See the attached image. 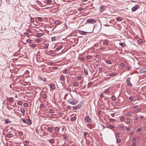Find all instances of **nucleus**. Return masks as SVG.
<instances>
[{"label": "nucleus", "mask_w": 146, "mask_h": 146, "mask_svg": "<svg viewBox=\"0 0 146 146\" xmlns=\"http://www.w3.org/2000/svg\"><path fill=\"white\" fill-rule=\"evenodd\" d=\"M119 44L120 46L122 47H123L124 46V44L122 42L120 43H119Z\"/></svg>", "instance_id": "41"}, {"label": "nucleus", "mask_w": 146, "mask_h": 146, "mask_svg": "<svg viewBox=\"0 0 146 146\" xmlns=\"http://www.w3.org/2000/svg\"><path fill=\"white\" fill-rule=\"evenodd\" d=\"M130 120L128 118L127 119V122L126 123L127 124H128L130 122Z\"/></svg>", "instance_id": "48"}, {"label": "nucleus", "mask_w": 146, "mask_h": 146, "mask_svg": "<svg viewBox=\"0 0 146 146\" xmlns=\"http://www.w3.org/2000/svg\"><path fill=\"white\" fill-rule=\"evenodd\" d=\"M117 74L116 73H109L108 74L106 75V76H115Z\"/></svg>", "instance_id": "12"}, {"label": "nucleus", "mask_w": 146, "mask_h": 146, "mask_svg": "<svg viewBox=\"0 0 146 146\" xmlns=\"http://www.w3.org/2000/svg\"><path fill=\"white\" fill-rule=\"evenodd\" d=\"M54 140L55 139H51L48 140V141L49 143L52 144L55 143Z\"/></svg>", "instance_id": "10"}, {"label": "nucleus", "mask_w": 146, "mask_h": 146, "mask_svg": "<svg viewBox=\"0 0 146 146\" xmlns=\"http://www.w3.org/2000/svg\"><path fill=\"white\" fill-rule=\"evenodd\" d=\"M60 21L58 20H56L55 21V23L56 25H58L59 24Z\"/></svg>", "instance_id": "35"}, {"label": "nucleus", "mask_w": 146, "mask_h": 146, "mask_svg": "<svg viewBox=\"0 0 146 146\" xmlns=\"http://www.w3.org/2000/svg\"><path fill=\"white\" fill-rule=\"evenodd\" d=\"M46 96L45 94H43L42 95V97L43 98H46Z\"/></svg>", "instance_id": "46"}, {"label": "nucleus", "mask_w": 146, "mask_h": 146, "mask_svg": "<svg viewBox=\"0 0 146 146\" xmlns=\"http://www.w3.org/2000/svg\"><path fill=\"white\" fill-rule=\"evenodd\" d=\"M48 47V45L46 44H44L43 46V49L47 48Z\"/></svg>", "instance_id": "18"}, {"label": "nucleus", "mask_w": 146, "mask_h": 146, "mask_svg": "<svg viewBox=\"0 0 146 146\" xmlns=\"http://www.w3.org/2000/svg\"><path fill=\"white\" fill-rule=\"evenodd\" d=\"M111 99L112 100L114 101L116 100V98L114 96H113L111 97Z\"/></svg>", "instance_id": "31"}, {"label": "nucleus", "mask_w": 146, "mask_h": 146, "mask_svg": "<svg viewBox=\"0 0 146 146\" xmlns=\"http://www.w3.org/2000/svg\"><path fill=\"white\" fill-rule=\"evenodd\" d=\"M124 118H125V117L124 116H122L120 119V121L121 122L123 121Z\"/></svg>", "instance_id": "25"}, {"label": "nucleus", "mask_w": 146, "mask_h": 146, "mask_svg": "<svg viewBox=\"0 0 146 146\" xmlns=\"http://www.w3.org/2000/svg\"><path fill=\"white\" fill-rule=\"evenodd\" d=\"M42 134L43 135H48V133L45 132H43Z\"/></svg>", "instance_id": "45"}, {"label": "nucleus", "mask_w": 146, "mask_h": 146, "mask_svg": "<svg viewBox=\"0 0 146 146\" xmlns=\"http://www.w3.org/2000/svg\"><path fill=\"white\" fill-rule=\"evenodd\" d=\"M132 145L133 146H135L136 145V143H133L132 144Z\"/></svg>", "instance_id": "64"}, {"label": "nucleus", "mask_w": 146, "mask_h": 146, "mask_svg": "<svg viewBox=\"0 0 146 146\" xmlns=\"http://www.w3.org/2000/svg\"><path fill=\"white\" fill-rule=\"evenodd\" d=\"M98 25H95L94 27L92 26H90L88 27V29L90 30L88 32H85L83 31H79V33L82 35H85L87 33H91L93 31L94 29L97 30L98 31H99L100 29V27H99L97 29Z\"/></svg>", "instance_id": "1"}, {"label": "nucleus", "mask_w": 146, "mask_h": 146, "mask_svg": "<svg viewBox=\"0 0 146 146\" xmlns=\"http://www.w3.org/2000/svg\"><path fill=\"white\" fill-rule=\"evenodd\" d=\"M20 110L21 111L22 113L23 114L25 113V111L24 109H21V108H20Z\"/></svg>", "instance_id": "26"}, {"label": "nucleus", "mask_w": 146, "mask_h": 146, "mask_svg": "<svg viewBox=\"0 0 146 146\" xmlns=\"http://www.w3.org/2000/svg\"><path fill=\"white\" fill-rule=\"evenodd\" d=\"M63 73L64 74H67L69 73V71L68 69H66L64 70L63 71Z\"/></svg>", "instance_id": "14"}, {"label": "nucleus", "mask_w": 146, "mask_h": 146, "mask_svg": "<svg viewBox=\"0 0 146 146\" xmlns=\"http://www.w3.org/2000/svg\"><path fill=\"white\" fill-rule=\"evenodd\" d=\"M78 80H80L81 79V78L80 76H78Z\"/></svg>", "instance_id": "62"}, {"label": "nucleus", "mask_w": 146, "mask_h": 146, "mask_svg": "<svg viewBox=\"0 0 146 146\" xmlns=\"http://www.w3.org/2000/svg\"><path fill=\"white\" fill-rule=\"evenodd\" d=\"M27 31L29 32V33H31V30H30L29 29H28L27 30Z\"/></svg>", "instance_id": "59"}, {"label": "nucleus", "mask_w": 146, "mask_h": 146, "mask_svg": "<svg viewBox=\"0 0 146 146\" xmlns=\"http://www.w3.org/2000/svg\"><path fill=\"white\" fill-rule=\"evenodd\" d=\"M30 20L31 22L32 23H33L34 22V19L33 18L31 17H30Z\"/></svg>", "instance_id": "39"}, {"label": "nucleus", "mask_w": 146, "mask_h": 146, "mask_svg": "<svg viewBox=\"0 0 146 146\" xmlns=\"http://www.w3.org/2000/svg\"><path fill=\"white\" fill-rule=\"evenodd\" d=\"M61 136H62L63 137V139L65 140L64 141L65 142L66 139L68 137L67 135L66 134H64V135H61Z\"/></svg>", "instance_id": "13"}, {"label": "nucleus", "mask_w": 146, "mask_h": 146, "mask_svg": "<svg viewBox=\"0 0 146 146\" xmlns=\"http://www.w3.org/2000/svg\"><path fill=\"white\" fill-rule=\"evenodd\" d=\"M49 112L50 113H54V110L53 109H49Z\"/></svg>", "instance_id": "27"}, {"label": "nucleus", "mask_w": 146, "mask_h": 146, "mask_svg": "<svg viewBox=\"0 0 146 146\" xmlns=\"http://www.w3.org/2000/svg\"><path fill=\"white\" fill-rule=\"evenodd\" d=\"M13 97L10 98L9 99L8 101L13 102Z\"/></svg>", "instance_id": "22"}, {"label": "nucleus", "mask_w": 146, "mask_h": 146, "mask_svg": "<svg viewBox=\"0 0 146 146\" xmlns=\"http://www.w3.org/2000/svg\"><path fill=\"white\" fill-rule=\"evenodd\" d=\"M26 42L29 43H31V39H27V40Z\"/></svg>", "instance_id": "50"}, {"label": "nucleus", "mask_w": 146, "mask_h": 146, "mask_svg": "<svg viewBox=\"0 0 146 146\" xmlns=\"http://www.w3.org/2000/svg\"><path fill=\"white\" fill-rule=\"evenodd\" d=\"M55 36H54L53 37H52L51 38V40L52 41H53L56 40H55Z\"/></svg>", "instance_id": "38"}, {"label": "nucleus", "mask_w": 146, "mask_h": 146, "mask_svg": "<svg viewBox=\"0 0 146 146\" xmlns=\"http://www.w3.org/2000/svg\"><path fill=\"white\" fill-rule=\"evenodd\" d=\"M88 132H85L84 133V138L86 139V136H87V135H88Z\"/></svg>", "instance_id": "37"}, {"label": "nucleus", "mask_w": 146, "mask_h": 146, "mask_svg": "<svg viewBox=\"0 0 146 146\" xmlns=\"http://www.w3.org/2000/svg\"><path fill=\"white\" fill-rule=\"evenodd\" d=\"M109 89L108 88V89H106L105 90V91L104 92V93L106 94L108 93L109 92Z\"/></svg>", "instance_id": "33"}, {"label": "nucleus", "mask_w": 146, "mask_h": 146, "mask_svg": "<svg viewBox=\"0 0 146 146\" xmlns=\"http://www.w3.org/2000/svg\"><path fill=\"white\" fill-rule=\"evenodd\" d=\"M132 113L131 112H128V113H127V116H131L132 114Z\"/></svg>", "instance_id": "42"}, {"label": "nucleus", "mask_w": 146, "mask_h": 146, "mask_svg": "<svg viewBox=\"0 0 146 146\" xmlns=\"http://www.w3.org/2000/svg\"><path fill=\"white\" fill-rule=\"evenodd\" d=\"M84 9V8L83 7H80L78 9V10L80 11H82Z\"/></svg>", "instance_id": "55"}, {"label": "nucleus", "mask_w": 146, "mask_h": 146, "mask_svg": "<svg viewBox=\"0 0 146 146\" xmlns=\"http://www.w3.org/2000/svg\"><path fill=\"white\" fill-rule=\"evenodd\" d=\"M44 105L43 104H41L40 106V108H43L44 107Z\"/></svg>", "instance_id": "54"}, {"label": "nucleus", "mask_w": 146, "mask_h": 146, "mask_svg": "<svg viewBox=\"0 0 146 146\" xmlns=\"http://www.w3.org/2000/svg\"><path fill=\"white\" fill-rule=\"evenodd\" d=\"M116 141L117 143H119L121 141V139L120 138L117 139H116Z\"/></svg>", "instance_id": "40"}, {"label": "nucleus", "mask_w": 146, "mask_h": 146, "mask_svg": "<svg viewBox=\"0 0 146 146\" xmlns=\"http://www.w3.org/2000/svg\"><path fill=\"white\" fill-rule=\"evenodd\" d=\"M21 120L24 123L28 124L29 125H31V121L30 119L26 120L24 118H22Z\"/></svg>", "instance_id": "3"}, {"label": "nucleus", "mask_w": 146, "mask_h": 146, "mask_svg": "<svg viewBox=\"0 0 146 146\" xmlns=\"http://www.w3.org/2000/svg\"><path fill=\"white\" fill-rule=\"evenodd\" d=\"M92 84V82H90L88 84V87H90Z\"/></svg>", "instance_id": "49"}, {"label": "nucleus", "mask_w": 146, "mask_h": 146, "mask_svg": "<svg viewBox=\"0 0 146 146\" xmlns=\"http://www.w3.org/2000/svg\"><path fill=\"white\" fill-rule=\"evenodd\" d=\"M17 104H18V105H22V102L21 101H18L17 102Z\"/></svg>", "instance_id": "47"}, {"label": "nucleus", "mask_w": 146, "mask_h": 146, "mask_svg": "<svg viewBox=\"0 0 146 146\" xmlns=\"http://www.w3.org/2000/svg\"><path fill=\"white\" fill-rule=\"evenodd\" d=\"M142 129L141 127H139L138 128L137 130H136V131H140V130H141Z\"/></svg>", "instance_id": "56"}, {"label": "nucleus", "mask_w": 146, "mask_h": 146, "mask_svg": "<svg viewBox=\"0 0 146 146\" xmlns=\"http://www.w3.org/2000/svg\"><path fill=\"white\" fill-rule=\"evenodd\" d=\"M37 19L40 21H42V19L41 17H37Z\"/></svg>", "instance_id": "32"}, {"label": "nucleus", "mask_w": 146, "mask_h": 146, "mask_svg": "<svg viewBox=\"0 0 146 146\" xmlns=\"http://www.w3.org/2000/svg\"><path fill=\"white\" fill-rule=\"evenodd\" d=\"M109 41L107 39L105 40H103V44L104 45H107Z\"/></svg>", "instance_id": "9"}, {"label": "nucleus", "mask_w": 146, "mask_h": 146, "mask_svg": "<svg viewBox=\"0 0 146 146\" xmlns=\"http://www.w3.org/2000/svg\"><path fill=\"white\" fill-rule=\"evenodd\" d=\"M131 78L130 77L126 79V82L127 84V85L129 86H131L132 85V84L130 82V79Z\"/></svg>", "instance_id": "6"}, {"label": "nucleus", "mask_w": 146, "mask_h": 146, "mask_svg": "<svg viewBox=\"0 0 146 146\" xmlns=\"http://www.w3.org/2000/svg\"><path fill=\"white\" fill-rule=\"evenodd\" d=\"M84 72L86 73V75H88V72L87 71H86L85 70V68L84 69Z\"/></svg>", "instance_id": "53"}, {"label": "nucleus", "mask_w": 146, "mask_h": 146, "mask_svg": "<svg viewBox=\"0 0 146 146\" xmlns=\"http://www.w3.org/2000/svg\"><path fill=\"white\" fill-rule=\"evenodd\" d=\"M60 127H55L54 129V130L57 131L58 132L59 131Z\"/></svg>", "instance_id": "21"}, {"label": "nucleus", "mask_w": 146, "mask_h": 146, "mask_svg": "<svg viewBox=\"0 0 146 146\" xmlns=\"http://www.w3.org/2000/svg\"><path fill=\"white\" fill-rule=\"evenodd\" d=\"M62 48V47L61 46H59L56 48V50L57 51H58L59 50H60V49H61Z\"/></svg>", "instance_id": "29"}, {"label": "nucleus", "mask_w": 146, "mask_h": 146, "mask_svg": "<svg viewBox=\"0 0 146 146\" xmlns=\"http://www.w3.org/2000/svg\"><path fill=\"white\" fill-rule=\"evenodd\" d=\"M19 135L21 137L23 135V133L21 131H19L18 133Z\"/></svg>", "instance_id": "34"}, {"label": "nucleus", "mask_w": 146, "mask_h": 146, "mask_svg": "<svg viewBox=\"0 0 146 146\" xmlns=\"http://www.w3.org/2000/svg\"><path fill=\"white\" fill-rule=\"evenodd\" d=\"M84 120L86 122L90 123L92 121L91 118L89 117L88 116H86L84 118Z\"/></svg>", "instance_id": "5"}, {"label": "nucleus", "mask_w": 146, "mask_h": 146, "mask_svg": "<svg viewBox=\"0 0 146 146\" xmlns=\"http://www.w3.org/2000/svg\"><path fill=\"white\" fill-rule=\"evenodd\" d=\"M76 117H72V118L71 119V121H74L75 120V119H76Z\"/></svg>", "instance_id": "36"}, {"label": "nucleus", "mask_w": 146, "mask_h": 146, "mask_svg": "<svg viewBox=\"0 0 146 146\" xmlns=\"http://www.w3.org/2000/svg\"><path fill=\"white\" fill-rule=\"evenodd\" d=\"M6 137L8 138H10L11 137V134L10 133H9L7 134L6 135Z\"/></svg>", "instance_id": "52"}, {"label": "nucleus", "mask_w": 146, "mask_h": 146, "mask_svg": "<svg viewBox=\"0 0 146 146\" xmlns=\"http://www.w3.org/2000/svg\"><path fill=\"white\" fill-rule=\"evenodd\" d=\"M52 2L51 0H46V3L47 4H50Z\"/></svg>", "instance_id": "30"}, {"label": "nucleus", "mask_w": 146, "mask_h": 146, "mask_svg": "<svg viewBox=\"0 0 146 146\" xmlns=\"http://www.w3.org/2000/svg\"><path fill=\"white\" fill-rule=\"evenodd\" d=\"M73 84V86H77L78 85V83L76 82H73L72 84Z\"/></svg>", "instance_id": "17"}, {"label": "nucleus", "mask_w": 146, "mask_h": 146, "mask_svg": "<svg viewBox=\"0 0 146 146\" xmlns=\"http://www.w3.org/2000/svg\"><path fill=\"white\" fill-rule=\"evenodd\" d=\"M81 106L80 105H78L75 106H73V108L74 109H77L80 108Z\"/></svg>", "instance_id": "16"}, {"label": "nucleus", "mask_w": 146, "mask_h": 146, "mask_svg": "<svg viewBox=\"0 0 146 146\" xmlns=\"http://www.w3.org/2000/svg\"><path fill=\"white\" fill-rule=\"evenodd\" d=\"M50 87L51 90H54L55 88V85L54 84H50Z\"/></svg>", "instance_id": "15"}, {"label": "nucleus", "mask_w": 146, "mask_h": 146, "mask_svg": "<svg viewBox=\"0 0 146 146\" xmlns=\"http://www.w3.org/2000/svg\"><path fill=\"white\" fill-rule=\"evenodd\" d=\"M106 127L113 130L112 128L114 127V126L111 125L107 124L106 125Z\"/></svg>", "instance_id": "11"}, {"label": "nucleus", "mask_w": 146, "mask_h": 146, "mask_svg": "<svg viewBox=\"0 0 146 146\" xmlns=\"http://www.w3.org/2000/svg\"><path fill=\"white\" fill-rule=\"evenodd\" d=\"M96 22V21L94 19H88L87 20V21L86 22V23L87 24V23H91V24H93L94 23H95Z\"/></svg>", "instance_id": "4"}, {"label": "nucleus", "mask_w": 146, "mask_h": 146, "mask_svg": "<svg viewBox=\"0 0 146 146\" xmlns=\"http://www.w3.org/2000/svg\"><path fill=\"white\" fill-rule=\"evenodd\" d=\"M60 80L61 81H64V76L63 75L61 76Z\"/></svg>", "instance_id": "19"}, {"label": "nucleus", "mask_w": 146, "mask_h": 146, "mask_svg": "<svg viewBox=\"0 0 146 146\" xmlns=\"http://www.w3.org/2000/svg\"><path fill=\"white\" fill-rule=\"evenodd\" d=\"M48 130L50 132H51L52 130V129L51 127H49L48 128Z\"/></svg>", "instance_id": "28"}, {"label": "nucleus", "mask_w": 146, "mask_h": 146, "mask_svg": "<svg viewBox=\"0 0 146 146\" xmlns=\"http://www.w3.org/2000/svg\"><path fill=\"white\" fill-rule=\"evenodd\" d=\"M116 20L118 21H121L122 20V18L120 17H117L116 18Z\"/></svg>", "instance_id": "20"}, {"label": "nucleus", "mask_w": 146, "mask_h": 146, "mask_svg": "<svg viewBox=\"0 0 146 146\" xmlns=\"http://www.w3.org/2000/svg\"><path fill=\"white\" fill-rule=\"evenodd\" d=\"M105 62L109 64H111L112 63L109 60H106L105 61Z\"/></svg>", "instance_id": "23"}, {"label": "nucleus", "mask_w": 146, "mask_h": 146, "mask_svg": "<svg viewBox=\"0 0 146 146\" xmlns=\"http://www.w3.org/2000/svg\"><path fill=\"white\" fill-rule=\"evenodd\" d=\"M23 105L25 107H27L28 106V104L27 103H25L23 104Z\"/></svg>", "instance_id": "44"}, {"label": "nucleus", "mask_w": 146, "mask_h": 146, "mask_svg": "<svg viewBox=\"0 0 146 146\" xmlns=\"http://www.w3.org/2000/svg\"><path fill=\"white\" fill-rule=\"evenodd\" d=\"M42 35V33H38L37 34V36L38 37H40Z\"/></svg>", "instance_id": "51"}, {"label": "nucleus", "mask_w": 146, "mask_h": 146, "mask_svg": "<svg viewBox=\"0 0 146 146\" xmlns=\"http://www.w3.org/2000/svg\"><path fill=\"white\" fill-rule=\"evenodd\" d=\"M136 140V138H134L132 140L133 141H135Z\"/></svg>", "instance_id": "63"}, {"label": "nucleus", "mask_w": 146, "mask_h": 146, "mask_svg": "<svg viewBox=\"0 0 146 146\" xmlns=\"http://www.w3.org/2000/svg\"><path fill=\"white\" fill-rule=\"evenodd\" d=\"M87 59H90V58H91V56H90V55L88 56H87Z\"/></svg>", "instance_id": "60"}, {"label": "nucleus", "mask_w": 146, "mask_h": 146, "mask_svg": "<svg viewBox=\"0 0 146 146\" xmlns=\"http://www.w3.org/2000/svg\"><path fill=\"white\" fill-rule=\"evenodd\" d=\"M129 100H131L133 101L134 99V98L133 97V96H130L129 97Z\"/></svg>", "instance_id": "43"}, {"label": "nucleus", "mask_w": 146, "mask_h": 146, "mask_svg": "<svg viewBox=\"0 0 146 146\" xmlns=\"http://www.w3.org/2000/svg\"><path fill=\"white\" fill-rule=\"evenodd\" d=\"M139 7V5H135V6L132 8L131 10L133 11H135Z\"/></svg>", "instance_id": "7"}, {"label": "nucleus", "mask_w": 146, "mask_h": 146, "mask_svg": "<svg viewBox=\"0 0 146 146\" xmlns=\"http://www.w3.org/2000/svg\"><path fill=\"white\" fill-rule=\"evenodd\" d=\"M31 45L33 47H35L36 46V45L35 44H32Z\"/></svg>", "instance_id": "61"}, {"label": "nucleus", "mask_w": 146, "mask_h": 146, "mask_svg": "<svg viewBox=\"0 0 146 146\" xmlns=\"http://www.w3.org/2000/svg\"><path fill=\"white\" fill-rule=\"evenodd\" d=\"M68 102L71 104L74 105L77 103V100L74 99H70L68 100Z\"/></svg>", "instance_id": "2"}, {"label": "nucleus", "mask_w": 146, "mask_h": 146, "mask_svg": "<svg viewBox=\"0 0 146 146\" xmlns=\"http://www.w3.org/2000/svg\"><path fill=\"white\" fill-rule=\"evenodd\" d=\"M100 50L102 52H104L107 50V48L106 46H104L101 47L100 48Z\"/></svg>", "instance_id": "8"}, {"label": "nucleus", "mask_w": 146, "mask_h": 146, "mask_svg": "<svg viewBox=\"0 0 146 146\" xmlns=\"http://www.w3.org/2000/svg\"><path fill=\"white\" fill-rule=\"evenodd\" d=\"M24 34L28 38H29V36H31L30 35L27 33H24Z\"/></svg>", "instance_id": "24"}, {"label": "nucleus", "mask_w": 146, "mask_h": 146, "mask_svg": "<svg viewBox=\"0 0 146 146\" xmlns=\"http://www.w3.org/2000/svg\"><path fill=\"white\" fill-rule=\"evenodd\" d=\"M121 66L123 67L125 66V64L123 63H121Z\"/></svg>", "instance_id": "57"}, {"label": "nucleus", "mask_w": 146, "mask_h": 146, "mask_svg": "<svg viewBox=\"0 0 146 146\" xmlns=\"http://www.w3.org/2000/svg\"><path fill=\"white\" fill-rule=\"evenodd\" d=\"M110 121L112 122H113V121H115V120L114 119H111L110 120Z\"/></svg>", "instance_id": "58"}]
</instances>
